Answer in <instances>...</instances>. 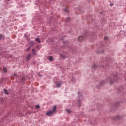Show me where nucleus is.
Segmentation results:
<instances>
[{"mask_svg":"<svg viewBox=\"0 0 126 126\" xmlns=\"http://www.w3.org/2000/svg\"><path fill=\"white\" fill-rule=\"evenodd\" d=\"M2 81V79H1L0 80V83H1Z\"/></svg>","mask_w":126,"mask_h":126,"instance_id":"4be33fe9","label":"nucleus"},{"mask_svg":"<svg viewBox=\"0 0 126 126\" xmlns=\"http://www.w3.org/2000/svg\"><path fill=\"white\" fill-rule=\"evenodd\" d=\"M36 41H37V42H38V43H41V41L40 40L39 38H36Z\"/></svg>","mask_w":126,"mask_h":126,"instance_id":"4468645a","label":"nucleus"},{"mask_svg":"<svg viewBox=\"0 0 126 126\" xmlns=\"http://www.w3.org/2000/svg\"><path fill=\"white\" fill-rule=\"evenodd\" d=\"M108 37L107 36L104 37V40H107Z\"/></svg>","mask_w":126,"mask_h":126,"instance_id":"aec40b11","label":"nucleus"},{"mask_svg":"<svg viewBox=\"0 0 126 126\" xmlns=\"http://www.w3.org/2000/svg\"><path fill=\"white\" fill-rule=\"evenodd\" d=\"M32 52L34 56H36V50H35V49H33L32 50Z\"/></svg>","mask_w":126,"mask_h":126,"instance_id":"423d86ee","label":"nucleus"},{"mask_svg":"<svg viewBox=\"0 0 126 126\" xmlns=\"http://www.w3.org/2000/svg\"><path fill=\"white\" fill-rule=\"evenodd\" d=\"M125 80H126V78Z\"/></svg>","mask_w":126,"mask_h":126,"instance_id":"a878e982","label":"nucleus"},{"mask_svg":"<svg viewBox=\"0 0 126 126\" xmlns=\"http://www.w3.org/2000/svg\"><path fill=\"white\" fill-rule=\"evenodd\" d=\"M48 59L49 60V61H52L53 60V57L50 56L49 57H48Z\"/></svg>","mask_w":126,"mask_h":126,"instance_id":"f8f14e48","label":"nucleus"},{"mask_svg":"<svg viewBox=\"0 0 126 126\" xmlns=\"http://www.w3.org/2000/svg\"><path fill=\"white\" fill-rule=\"evenodd\" d=\"M62 84H63L62 82H58V83H56V87H60V86H61V85H62Z\"/></svg>","mask_w":126,"mask_h":126,"instance_id":"7ed1b4c3","label":"nucleus"},{"mask_svg":"<svg viewBox=\"0 0 126 126\" xmlns=\"http://www.w3.org/2000/svg\"><path fill=\"white\" fill-rule=\"evenodd\" d=\"M84 40V37L83 36H80L78 37V41L79 42H82Z\"/></svg>","mask_w":126,"mask_h":126,"instance_id":"f03ea898","label":"nucleus"},{"mask_svg":"<svg viewBox=\"0 0 126 126\" xmlns=\"http://www.w3.org/2000/svg\"><path fill=\"white\" fill-rule=\"evenodd\" d=\"M36 109H40V105H36Z\"/></svg>","mask_w":126,"mask_h":126,"instance_id":"f3484780","label":"nucleus"},{"mask_svg":"<svg viewBox=\"0 0 126 126\" xmlns=\"http://www.w3.org/2000/svg\"><path fill=\"white\" fill-rule=\"evenodd\" d=\"M30 57H31V54H29L27 55V61H29V58H30Z\"/></svg>","mask_w":126,"mask_h":126,"instance_id":"6e6552de","label":"nucleus"},{"mask_svg":"<svg viewBox=\"0 0 126 126\" xmlns=\"http://www.w3.org/2000/svg\"><path fill=\"white\" fill-rule=\"evenodd\" d=\"M84 36H85V37H87L86 35H84Z\"/></svg>","mask_w":126,"mask_h":126,"instance_id":"b1692460","label":"nucleus"},{"mask_svg":"<svg viewBox=\"0 0 126 126\" xmlns=\"http://www.w3.org/2000/svg\"><path fill=\"white\" fill-rule=\"evenodd\" d=\"M110 84H112V83H113V82H110Z\"/></svg>","mask_w":126,"mask_h":126,"instance_id":"5701e85b","label":"nucleus"},{"mask_svg":"<svg viewBox=\"0 0 126 126\" xmlns=\"http://www.w3.org/2000/svg\"><path fill=\"white\" fill-rule=\"evenodd\" d=\"M30 49H31V47L29 46L27 48L26 51H29Z\"/></svg>","mask_w":126,"mask_h":126,"instance_id":"dca6fc26","label":"nucleus"},{"mask_svg":"<svg viewBox=\"0 0 126 126\" xmlns=\"http://www.w3.org/2000/svg\"><path fill=\"white\" fill-rule=\"evenodd\" d=\"M105 83H106L105 81H104V80L101 81L99 83V85H100V86H103V85H104Z\"/></svg>","mask_w":126,"mask_h":126,"instance_id":"20e7f679","label":"nucleus"},{"mask_svg":"<svg viewBox=\"0 0 126 126\" xmlns=\"http://www.w3.org/2000/svg\"><path fill=\"white\" fill-rule=\"evenodd\" d=\"M65 11H66L67 12V10H65Z\"/></svg>","mask_w":126,"mask_h":126,"instance_id":"393cba45","label":"nucleus"},{"mask_svg":"<svg viewBox=\"0 0 126 126\" xmlns=\"http://www.w3.org/2000/svg\"><path fill=\"white\" fill-rule=\"evenodd\" d=\"M2 39H4V36L3 35H0V40H2Z\"/></svg>","mask_w":126,"mask_h":126,"instance_id":"ddd939ff","label":"nucleus"},{"mask_svg":"<svg viewBox=\"0 0 126 126\" xmlns=\"http://www.w3.org/2000/svg\"><path fill=\"white\" fill-rule=\"evenodd\" d=\"M12 76H16V74L15 73V74H13L12 76Z\"/></svg>","mask_w":126,"mask_h":126,"instance_id":"412c9836","label":"nucleus"},{"mask_svg":"<svg viewBox=\"0 0 126 126\" xmlns=\"http://www.w3.org/2000/svg\"><path fill=\"white\" fill-rule=\"evenodd\" d=\"M93 67H97V65L96 64H94L93 65Z\"/></svg>","mask_w":126,"mask_h":126,"instance_id":"a211bd4d","label":"nucleus"},{"mask_svg":"<svg viewBox=\"0 0 126 126\" xmlns=\"http://www.w3.org/2000/svg\"><path fill=\"white\" fill-rule=\"evenodd\" d=\"M60 56H61V58H63V59H65V58H66V56H65V55H64L63 54H60Z\"/></svg>","mask_w":126,"mask_h":126,"instance_id":"0eeeda50","label":"nucleus"},{"mask_svg":"<svg viewBox=\"0 0 126 126\" xmlns=\"http://www.w3.org/2000/svg\"><path fill=\"white\" fill-rule=\"evenodd\" d=\"M3 70L4 72H7V69H6V68H3Z\"/></svg>","mask_w":126,"mask_h":126,"instance_id":"9d476101","label":"nucleus"},{"mask_svg":"<svg viewBox=\"0 0 126 126\" xmlns=\"http://www.w3.org/2000/svg\"><path fill=\"white\" fill-rule=\"evenodd\" d=\"M56 109L57 107L54 106L52 108V110H48L46 113V116H48V117H51V116H53L54 114H56V112H57V110H56Z\"/></svg>","mask_w":126,"mask_h":126,"instance_id":"f257e3e1","label":"nucleus"},{"mask_svg":"<svg viewBox=\"0 0 126 126\" xmlns=\"http://www.w3.org/2000/svg\"><path fill=\"white\" fill-rule=\"evenodd\" d=\"M82 100V99H81V100H78V102L80 104V103H81V101Z\"/></svg>","mask_w":126,"mask_h":126,"instance_id":"6ab92c4d","label":"nucleus"},{"mask_svg":"<svg viewBox=\"0 0 126 126\" xmlns=\"http://www.w3.org/2000/svg\"><path fill=\"white\" fill-rule=\"evenodd\" d=\"M30 47H33L35 45V43L33 41H30L29 43Z\"/></svg>","mask_w":126,"mask_h":126,"instance_id":"39448f33","label":"nucleus"},{"mask_svg":"<svg viewBox=\"0 0 126 126\" xmlns=\"http://www.w3.org/2000/svg\"><path fill=\"white\" fill-rule=\"evenodd\" d=\"M116 119H121V116L120 115H117L116 116Z\"/></svg>","mask_w":126,"mask_h":126,"instance_id":"2eb2a0df","label":"nucleus"},{"mask_svg":"<svg viewBox=\"0 0 126 126\" xmlns=\"http://www.w3.org/2000/svg\"><path fill=\"white\" fill-rule=\"evenodd\" d=\"M4 92L5 93V94H8V91L5 89H4Z\"/></svg>","mask_w":126,"mask_h":126,"instance_id":"9b49d317","label":"nucleus"},{"mask_svg":"<svg viewBox=\"0 0 126 126\" xmlns=\"http://www.w3.org/2000/svg\"><path fill=\"white\" fill-rule=\"evenodd\" d=\"M66 112H67L68 114H70V113H71V110H70V109H66Z\"/></svg>","mask_w":126,"mask_h":126,"instance_id":"1a4fd4ad","label":"nucleus"}]
</instances>
